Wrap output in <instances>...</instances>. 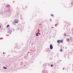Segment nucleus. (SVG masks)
Segmentation results:
<instances>
[{"label": "nucleus", "mask_w": 73, "mask_h": 73, "mask_svg": "<svg viewBox=\"0 0 73 73\" xmlns=\"http://www.w3.org/2000/svg\"><path fill=\"white\" fill-rule=\"evenodd\" d=\"M50 49H53V46H52V44L50 45Z\"/></svg>", "instance_id": "nucleus-1"}, {"label": "nucleus", "mask_w": 73, "mask_h": 73, "mask_svg": "<svg viewBox=\"0 0 73 73\" xmlns=\"http://www.w3.org/2000/svg\"><path fill=\"white\" fill-rule=\"evenodd\" d=\"M15 23H18V22H19V21L18 20H15Z\"/></svg>", "instance_id": "nucleus-2"}, {"label": "nucleus", "mask_w": 73, "mask_h": 73, "mask_svg": "<svg viewBox=\"0 0 73 73\" xmlns=\"http://www.w3.org/2000/svg\"><path fill=\"white\" fill-rule=\"evenodd\" d=\"M57 42H58V43H60V40H58L57 41Z\"/></svg>", "instance_id": "nucleus-3"}, {"label": "nucleus", "mask_w": 73, "mask_h": 73, "mask_svg": "<svg viewBox=\"0 0 73 73\" xmlns=\"http://www.w3.org/2000/svg\"><path fill=\"white\" fill-rule=\"evenodd\" d=\"M66 40L68 42H69V39L67 38L66 39Z\"/></svg>", "instance_id": "nucleus-4"}, {"label": "nucleus", "mask_w": 73, "mask_h": 73, "mask_svg": "<svg viewBox=\"0 0 73 73\" xmlns=\"http://www.w3.org/2000/svg\"><path fill=\"white\" fill-rule=\"evenodd\" d=\"M39 34V33H37V34H36V36H38V34Z\"/></svg>", "instance_id": "nucleus-5"}, {"label": "nucleus", "mask_w": 73, "mask_h": 73, "mask_svg": "<svg viewBox=\"0 0 73 73\" xmlns=\"http://www.w3.org/2000/svg\"><path fill=\"white\" fill-rule=\"evenodd\" d=\"M3 68H4L5 69H7V67H3Z\"/></svg>", "instance_id": "nucleus-6"}, {"label": "nucleus", "mask_w": 73, "mask_h": 73, "mask_svg": "<svg viewBox=\"0 0 73 73\" xmlns=\"http://www.w3.org/2000/svg\"><path fill=\"white\" fill-rule=\"evenodd\" d=\"M63 42V40H60V42Z\"/></svg>", "instance_id": "nucleus-7"}, {"label": "nucleus", "mask_w": 73, "mask_h": 73, "mask_svg": "<svg viewBox=\"0 0 73 73\" xmlns=\"http://www.w3.org/2000/svg\"><path fill=\"white\" fill-rule=\"evenodd\" d=\"M60 52H62V49H60Z\"/></svg>", "instance_id": "nucleus-8"}, {"label": "nucleus", "mask_w": 73, "mask_h": 73, "mask_svg": "<svg viewBox=\"0 0 73 73\" xmlns=\"http://www.w3.org/2000/svg\"><path fill=\"white\" fill-rule=\"evenodd\" d=\"M9 27V25H8L7 27V28H8Z\"/></svg>", "instance_id": "nucleus-9"}, {"label": "nucleus", "mask_w": 73, "mask_h": 73, "mask_svg": "<svg viewBox=\"0 0 73 73\" xmlns=\"http://www.w3.org/2000/svg\"><path fill=\"white\" fill-rule=\"evenodd\" d=\"M49 21L50 22L52 21V20L51 19H50Z\"/></svg>", "instance_id": "nucleus-10"}, {"label": "nucleus", "mask_w": 73, "mask_h": 73, "mask_svg": "<svg viewBox=\"0 0 73 73\" xmlns=\"http://www.w3.org/2000/svg\"><path fill=\"white\" fill-rule=\"evenodd\" d=\"M51 16H53V15H52V14H51Z\"/></svg>", "instance_id": "nucleus-11"}, {"label": "nucleus", "mask_w": 73, "mask_h": 73, "mask_svg": "<svg viewBox=\"0 0 73 73\" xmlns=\"http://www.w3.org/2000/svg\"><path fill=\"white\" fill-rule=\"evenodd\" d=\"M64 35L65 36H66V34H64Z\"/></svg>", "instance_id": "nucleus-12"}, {"label": "nucleus", "mask_w": 73, "mask_h": 73, "mask_svg": "<svg viewBox=\"0 0 73 73\" xmlns=\"http://www.w3.org/2000/svg\"><path fill=\"white\" fill-rule=\"evenodd\" d=\"M51 66H53V65L51 64Z\"/></svg>", "instance_id": "nucleus-13"}, {"label": "nucleus", "mask_w": 73, "mask_h": 73, "mask_svg": "<svg viewBox=\"0 0 73 73\" xmlns=\"http://www.w3.org/2000/svg\"><path fill=\"white\" fill-rule=\"evenodd\" d=\"M3 54H5V53L3 52Z\"/></svg>", "instance_id": "nucleus-14"}, {"label": "nucleus", "mask_w": 73, "mask_h": 73, "mask_svg": "<svg viewBox=\"0 0 73 73\" xmlns=\"http://www.w3.org/2000/svg\"><path fill=\"white\" fill-rule=\"evenodd\" d=\"M63 70H64V68H63Z\"/></svg>", "instance_id": "nucleus-15"}, {"label": "nucleus", "mask_w": 73, "mask_h": 73, "mask_svg": "<svg viewBox=\"0 0 73 73\" xmlns=\"http://www.w3.org/2000/svg\"><path fill=\"white\" fill-rule=\"evenodd\" d=\"M1 28V26L0 25V28Z\"/></svg>", "instance_id": "nucleus-16"}, {"label": "nucleus", "mask_w": 73, "mask_h": 73, "mask_svg": "<svg viewBox=\"0 0 73 73\" xmlns=\"http://www.w3.org/2000/svg\"><path fill=\"white\" fill-rule=\"evenodd\" d=\"M9 5L7 7H9Z\"/></svg>", "instance_id": "nucleus-17"}, {"label": "nucleus", "mask_w": 73, "mask_h": 73, "mask_svg": "<svg viewBox=\"0 0 73 73\" xmlns=\"http://www.w3.org/2000/svg\"><path fill=\"white\" fill-rule=\"evenodd\" d=\"M54 28V27H52V28Z\"/></svg>", "instance_id": "nucleus-18"}, {"label": "nucleus", "mask_w": 73, "mask_h": 73, "mask_svg": "<svg viewBox=\"0 0 73 73\" xmlns=\"http://www.w3.org/2000/svg\"><path fill=\"white\" fill-rule=\"evenodd\" d=\"M48 49H49V48H48Z\"/></svg>", "instance_id": "nucleus-19"}, {"label": "nucleus", "mask_w": 73, "mask_h": 73, "mask_svg": "<svg viewBox=\"0 0 73 73\" xmlns=\"http://www.w3.org/2000/svg\"><path fill=\"white\" fill-rule=\"evenodd\" d=\"M65 49H66V48H65Z\"/></svg>", "instance_id": "nucleus-20"}, {"label": "nucleus", "mask_w": 73, "mask_h": 73, "mask_svg": "<svg viewBox=\"0 0 73 73\" xmlns=\"http://www.w3.org/2000/svg\"><path fill=\"white\" fill-rule=\"evenodd\" d=\"M28 53H29V52H28Z\"/></svg>", "instance_id": "nucleus-21"}, {"label": "nucleus", "mask_w": 73, "mask_h": 73, "mask_svg": "<svg viewBox=\"0 0 73 73\" xmlns=\"http://www.w3.org/2000/svg\"><path fill=\"white\" fill-rule=\"evenodd\" d=\"M72 3H71V4H72Z\"/></svg>", "instance_id": "nucleus-22"}, {"label": "nucleus", "mask_w": 73, "mask_h": 73, "mask_svg": "<svg viewBox=\"0 0 73 73\" xmlns=\"http://www.w3.org/2000/svg\"><path fill=\"white\" fill-rule=\"evenodd\" d=\"M72 71H73V70H72Z\"/></svg>", "instance_id": "nucleus-23"}]
</instances>
